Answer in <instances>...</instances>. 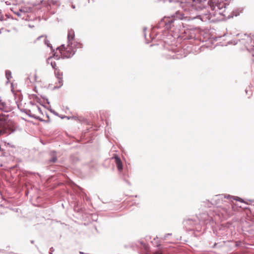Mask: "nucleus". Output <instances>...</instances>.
<instances>
[{"mask_svg":"<svg viewBox=\"0 0 254 254\" xmlns=\"http://www.w3.org/2000/svg\"><path fill=\"white\" fill-rule=\"evenodd\" d=\"M210 0H185L188 12L190 14L188 15L182 11L178 10L171 17H164L154 27V29H161L163 27L164 30H170L173 27L181 26L180 20L189 21L198 19L203 22H214L215 20L214 17L216 15L215 9L216 6L209 5Z\"/></svg>","mask_w":254,"mask_h":254,"instance_id":"nucleus-1","label":"nucleus"},{"mask_svg":"<svg viewBox=\"0 0 254 254\" xmlns=\"http://www.w3.org/2000/svg\"><path fill=\"white\" fill-rule=\"evenodd\" d=\"M57 50H59L61 54V58L63 59L70 58L75 53V50L70 49V47L68 45L65 47L64 45H62L61 46L57 47Z\"/></svg>","mask_w":254,"mask_h":254,"instance_id":"nucleus-2","label":"nucleus"},{"mask_svg":"<svg viewBox=\"0 0 254 254\" xmlns=\"http://www.w3.org/2000/svg\"><path fill=\"white\" fill-rule=\"evenodd\" d=\"M234 5V0H224L221 2H218L216 5L218 9L220 10L219 14L225 11L226 9H231Z\"/></svg>","mask_w":254,"mask_h":254,"instance_id":"nucleus-3","label":"nucleus"},{"mask_svg":"<svg viewBox=\"0 0 254 254\" xmlns=\"http://www.w3.org/2000/svg\"><path fill=\"white\" fill-rule=\"evenodd\" d=\"M158 1H163V2H168L169 3H174L176 5H180L182 7L184 11L187 10L186 7V3L185 0H157Z\"/></svg>","mask_w":254,"mask_h":254,"instance_id":"nucleus-4","label":"nucleus"},{"mask_svg":"<svg viewBox=\"0 0 254 254\" xmlns=\"http://www.w3.org/2000/svg\"><path fill=\"white\" fill-rule=\"evenodd\" d=\"M10 132V128L5 121L0 120V135Z\"/></svg>","mask_w":254,"mask_h":254,"instance_id":"nucleus-5","label":"nucleus"},{"mask_svg":"<svg viewBox=\"0 0 254 254\" xmlns=\"http://www.w3.org/2000/svg\"><path fill=\"white\" fill-rule=\"evenodd\" d=\"M55 75L58 81L59 85H56L54 86V89L59 88L61 87L63 84V72L60 71V70L58 68H56L55 70Z\"/></svg>","mask_w":254,"mask_h":254,"instance_id":"nucleus-6","label":"nucleus"},{"mask_svg":"<svg viewBox=\"0 0 254 254\" xmlns=\"http://www.w3.org/2000/svg\"><path fill=\"white\" fill-rule=\"evenodd\" d=\"M68 46L70 47V49H75V52L77 49L82 48V44L76 41H72L69 43V44H67Z\"/></svg>","mask_w":254,"mask_h":254,"instance_id":"nucleus-7","label":"nucleus"},{"mask_svg":"<svg viewBox=\"0 0 254 254\" xmlns=\"http://www.w3.org/2000/svg\"><path fill=\"white\" fill-rule=\"evenodd\" d=\"M184 34L186 35L183 37L185 39H191L194 37V32H191L190 30L185 31Z\"/></svg>","mask_w":254,"mask_h":254,"instance_id":"nucleus-8","label":"nucleus"},{"mask_svg":"<svg viewBox=\"0 0 254 254\" xmlns=\"http://www.w3.org/2000/svg\"><path fill=\"white\" fill-rule=\"evenodd\" d=\"M74 31L72 29H70L68 31L67 34V43L68 44L73 41L74 38Z\"/></svg>","mask_w":254,"mask_h":254,"instance_id":"nucleus-9","label":"nucleus"},{"mask_svg":"<svg viewBox=\"0 0 254 254\" xmlns=\"http://www.w3.org/2000/svg\"><path fill=\"white\" fill-rule=\"evenodd\" d=\"M243 9H244L242 7H239V8H236V9L232 11V15L231 16H229V17H233V16H238L239 15H240V14L241 13H242L243 12Z\"/></svg>","mask_w":254,"mask_h":254,"instance_id":"nucleus-10","label":"nucleus"},{"mask_svg":"<svg viewBox=\"0 0 254 254\" xmlns=\"http://www.w3.org/2000/svg\"><path fill=\"white\" fill-rule=\"evenodd\" d=\"M115 160L118 170L120 171H122L123 169V165L121 159L118 157L116 156L115 157Z\"/></svg>","mask_w":254,"mask_h":254,"instance_id":"nucleus-11","label":"nucleus"},{"mask_svg":"<svg viewBox=\"0 0 254 254\" xmlns=\"http://www.w3.org/2000/svg\"><path fill=\"white\" fill-rule=\"evenodd\" d=\"M52 59V57L51 56L49 57L47 60V64H50L52 68L55 70H56V68H58V67H57V64L55 62H50L51 60Z\"/></svg>","mask_w":254,"mask_h":254,"instance_id":"nucleus-12","label":"nucleus"},{"mask_svg":"<svg viewBox=\"0 0 254 254\" xmlns=\"http://www.w3.org/2000/svg\"><path fill=\"white\" fill-rule=\"evenodd\" d=\"M0 111H7V107L4 102H2L0 99Z\"/></svg>","mask_w":254,"mask_h":254,"instance_id":"nucleus-13","label":"nucleus"},{"mask_svg":"<svg viewBox=\"0 0 254 254\" xmlns=\"http://www.w3.org/2000/svg\"><path fill=\"white\" fill-rule=\"evenodd\" d=\"M23 12L24 14H25V12L24 11H23L21 9H20L19 11L16 12H14V13L18 17L21 18V19H24V17L22 16L21 12Z\"/></svg>","mask_w":254,"mask_h":254,"instance_id":"nucleus-14","label":"nucleus"},{"mask_svg":"<svg viewBox=\"0 0 254 254\" xmlns=\"http://www.w3.org/2000/svg\"><path fill=\"white\" fill-rule=\"evenodd\" d=\"M5 76L8 81L12 77L11 72L9 70H5Z\"/></svg>","mask_w":254,"mask_h":254,"instance_id":"nucleus-15","label":"nucleus"},{"mask_svg":"<svg viewBox=\"0 0 254 254\" xmlns=\"http://www.w3.org/2000/svg\"><path fill=\"white\" fill-rule=\"evenodd\" d=\"M35 97V100L38 102L40 104L43 105V104L45 103L44 99L41 98L39 99L38 96H34Z\"/></svg>","mask_w":254,"mask_h":254,"instance_id":"nucleus-16","label":"nucleus"},{"mask_svg":"<svg viewBox=\"0 0 254 254\" xmlns=\"http://www.w3.org/2000/svg\"><path fill=\"white\" fill-rule=\"evenodd\" d=\"M44 43L48 47L53 49V47L52 45L50 43V42L49 40L46 39V37L44 39Z\"/></svg>","mask_w":254,"mask_h":254,"instance_id":"nucleus-17","label":"nucleus"},{"mask_svg":"<svg viewBox=\"0 0 254 254\" xmlns=\"http://www.w3.org/2000/svg\"><path fill=\"white\" fill-rule=\"evenodd\" d=\"M55 59L57 60H59L61 59V57L60 56H59L58 55H57L56 53H55L54 55H53V56Z\"/></svg>","mask_w":254,"mask_h":254,"instance_id":"nucleus-18","label":"nucleus"},{"mask_svg":"<svg viewBox=\"0 0 254 254\" xmlns=\"http://www.w3.org/2000/svg\"><path fill=\"white\" fill-rule=\"evenodd\" d=\"M146 30H147V28L146 27H144L143 28V29L144 36L145 38L147 40V39H146Z\"/></svg>","mask_w":254,"mask_h":254,"instance_id":"nucleus-19","label":"nucleus"},{"mask_svg":"<svg viewBox=\"0 0 254 254\" xmlns=\"http://www.w3.org/2000/svg\"><path fill=\"white\" fill-rule=\"evenodd\" d=\"M57 158L56 156H54L52 158V159L50 160L51 162H55L56 161Z\"/></svg>","mask_w":254,"mask_h":254,"instance_id":"nucleus-20","label":"nucleus"},{"mask_svg":"<svg viewBox=\"0 0 254 254\" xmlns=\"http://www.w3.org/2000/svg\"><path fill=\"white\" fill-rule=\"evenodd\" d=\"M35 109H36V110H37L39 113H41V109H40L39 107H36L35 108Z\"/></svg>","mask_w":254,"mask_h":254,"instance_id":"nucleus-21","label":"nucleus"},{"mask_svg":"<svg viewBox=\"0 0 254 254\" xmlns=\"http://www.w3.org/2000/svg\"><path fill=\"white\" fill-rule=\"evenodd\" d=\"M4 20V17L2 15H0V21H3Z\"/></svg>","mask_w":254,"mask_h":254,"instance_id":"nucleus-22","label":"nucleus"},{"mask_svg":"<svg viewBox=\"0 0 254 254\" xmlns=\"http://www.w3.org/2000/svg\"><path fill=\"white\" fill-rule=\"evenodd\" d=\"M251 46L254 47V40L253 41H251Z\"/></svg>","mask_w":254,"mask_h":254,"instance_id":"nucleus-23","label":"nucleus"},{"mask_svg":"<svg viewBox=\"0 0 254 254\" xmlns=\"http://www.w3.org/2000/svg\"><path fill=\"white\" fill-rule=\"evenodd\" d=\"M37 78V75L35 74L34 75V78H35V80H36Z\"/></svg>","mask_w":254,"mask_h":254,"instance_id":"nucleus-24","label":"nucleus"},{"mask_svg":"<svg viewBox=\"0 0 254 254\" xmlns=\"http://www.w3.org/2000/svg\"><path fill=\"white\" fill-rule=\"evenodd\" d=\"M42 37H43V36H39V37L37 38V39H38V40H39V39H40L41 38H42Z\"/></svg>","mask_w":254,"mask_h":254,"instance_id":"nucleus-25","label":"nucleus"},{"mask_svg":"<svg viewBox=\"0 0 254 254\" xmlns=\"http://www.w3.org/2000/svg\"><path fill=\"white\" fill-rule=\"evenodd\" d=\"M155 254H162L160 252H157Z\"/></svg>","mask_w":254,"mask_h":254,"instance_id":"nucleus-26","label":"nucleus"},{"mask_svg":"<svg viewBox=\"0 0 254 254\" xmlns=\"http://www.w3.org/2000/svg\"><path fill=\"white\" fill-rule=\"evenodd\" d=\"M149 37H150V38L151 39H153V38H152V35H151V34H150V35H149Z\"/></svg>","mask_w":254,"mask_h":254,"instance_id":"nucleus-27","label":"nucleus"},{"mask_svg":"<svg viewBox=\"0 0 254 254\" xmlns=\"http://www.w3.org/2000/svg\"><path fill=\"white\" fill-rule=\"evenodd\" d=\"M72 6V7L73 8H75V5H72V6Z\"/></svg>","mask_w":254,"mask_h":254,"instance_id":"nucleus-28","label":"nucleus"},{"mask_svg":"<svg viewBox=\"0 0 254 254\" xmlns=\"http://www.w3.org/2000/svg\"><path fill=\"white\" fill-rule=\"evenodd\" d=\"M28 95H32V96H34V95H35V94H28Z\"/></svg>","mask_w":254,"mask_h":254,"instance_id":"nucleus-29","label":"nucleus"},{"mask_svg":"<svg viewBox=\"0 0 254 254\" xmlns=\"http://www.w3.org/2000/svg\"><path fill=\"white\" fill-rule=\"evenodd\" d=\"M252 55H253V57H254V53H253Z\"/></svg>","mask_w":254,"mask_h":254,"instance_id":"nucleus-30","label":"nucleus"},{"mask_svg":"<svg viewBox=\"0 0 254 254\" xmlns=\"http://www.w3.org/2000/svg\"><path fill=\"white\" fill-rule=\"evenodd\" d=\"M245 91H246V93L247 94V90H246Z\"/></svg>","mask_w":254,"mask_h":254,"instance_id":"nucleus-31","label":"nucleus"},{"mask_svg":"<svg viewBox=\"0 0 254 254\" xmlns=\"http://www.w3.org/2000/svg\"><path fill=\"white\" fill-rule=\"evenodd\" d=\"M1 13V10H0V13Z\"/></svg>","mask_w":254,"mask_h":254,"instance_id":"nucleus-32","label":"nucleus"}]
</instances>
